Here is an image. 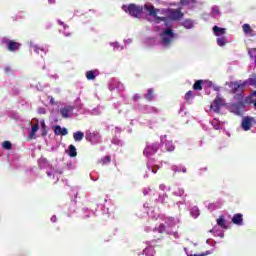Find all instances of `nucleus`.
Wrapping results in <instances>:
<instances>
[{
    "label": "nucleus",
    "mask_w": 256,
    "mask_h": 256,
    "mask_svg": "<svg viewBox=\"0 0 256 256\" xmlns=\"http://www.w3.org/2000/svg\"><path fill=\"white\" fill-rule=\"evenodd\" d=\"M98 163H100V165H109V163H111V156H104L101 160L98 161Z\"/></svg>",
    "instance_id": "bb28decb"
},
{
    "label": "nucleus",
    "mask_w": 256,
    "mask_h": 256,
    "mask_svg": "<svg viewBox=\"0 0 256 256\" xmlns=\"http://www.w3.org/2000/svg\"><path fill=\"white\" fill-rule=\"evenodd\" d=\"M222 107H225V99L221 97V94H218L211 104L210 109H212L214 113H220Z\"/></svg>",
    "instance_id": "423d86ee"
},
{
    "label": "nucleus",
    "mask_w": 256,
    "mask_h": 256,
    "mask_svg": "<svg viewBox=\"0 0 256 256\" xmlns=\"http://www.w3.org/2000/svg\"><path fill=\"white\" fill-rule=\"evenodd\" d=\"M85 139L91 145H98V143H101V134L99 132H91V131H86L85 134Z\"/></svg>",
    "instance_id": "0eeeda50"
},
{
    "label": "nucleus",
    "mask_w": 256,
    "mask_h": 256,
    "mask_svg": "<svg viewBox=\"0 0 256 256\" xmlns=\"http://www.w3.org/2000/svg\"><path fill=\"white\" fill-rule=\"evenodd\" d=\"M166 139L167 136L161 138L162 143L165 145L166 151H175V145H173V142Z\"/></svg>",
    "instance_id": "ddd939ff"
},
{
    "label": "nucleus",
    "mask_w": 256,
    "mask_h": 256,
    "mask_svg": "<svg viewBox=\"0 0 256 256\" xmlns=\"http://www.w3.org/2000/svg\"><path fill=\"white\" fill-rule=\"evenodd\" d=\"M51 221H53V223H55V221H57V216H52Z\"/></svg>",
    "instance_id": "37998d69"
},
{
    "label": "nucleus",
    "mask_w": 256,
    "mask_h": 256,
    "mask_svg": "<svg viewBox=\"0 0 256 256\" xmlns=\"http://www.w3.org/2000/svg\"><path fill=\"white\" fill-rule=\"evenodd\" d=\"M48 3H49L50 5H53V3H55V0H48Z\"/></svg>",
    "instance_id": "a18cd8bd"
},
{
    "label": "nucleus",
    "mask_w": 256,
    "mask_h": 256,
    "mask_svg": "<svg viewBox=\"0 0 256 256\" xmlns=\"http://www.w3.org/2000/svg\"><path fill=\"white\" fill-rule=\"evenodd\" d=\"M159 151V143H153L151 145H148L143 153L146 157H151V155H155V153Z\"/></svg>",
    "instance_id": "9d476101"
},
{
    "label": "nucleus",
    "mask_w": 256,
    "mask_h": 256,
    "mask_svg": "<svg viewBox=\"0 0 256 256\" xmlns=\"http://www.w3.org/2000/svg\"><path fill=\"white\" fill-rule=\"evenodd\" d=\"M232 223L238 226L243 225V214L241 213L234 214V216L232 217Z\"/></svg>",
    "instance_id": "4468645a"
},
{
    "label": "nucleus",
    "mask_w": 256,
    "mask_h": 256,
    "mask_svg": "<svg viewBox=\"0 0 256 256\" xmlns=\"http://www.w3.org/2000/svg\"><path fill=\"white\" fill-rule=\"evenodd\" d=\"M58 24L62 25L64 27V29H69V25L63 23V21L58 20Z\"/></svg>",
    "instance_id": "e433bc0d"
},
{
    "label": "nucleus",
    "mask_w": 256,
    "mask_h": 256,
    "mask_svg": "<svg viewBox=\"0 0 256 256\" xmlns=\"http://www.w3.org/2000/svg\"><path fill=\"white\" fill-rule=\"evenodd\" d=\"M154 97H155V92H154L153 88L148 89V92L145 95V99L147 101H153Z\"/></svg>",
    "instance_id": "b1692460"
},
{
    "label": "nucleus",
    "mask_w": 256,
    "mask_h": 256,
    "mask_svg": "<svg viewBox=\"0 0 256 256\" xmlns=\"http://www.w3.org/2000/svg\"><path fill=\"white\" fill-rule=\"evenodd\" d=\"M225 43H226L225 38L223 37L217 38V45H219V47H223Z\"/></svg>",
    "instance_id": "473e14b6"
},
{
    "label": "nucleus",
    "mask_w": 256,
    "mask_h": 256,
    "mask_svg": "<svg viewBox=\"0 0 256 256\" xmlns=\"http://www.w3.org/2000/svg\"><path fill=\"white\" fill-rule=\"evenodd\" d=\"M122 9L126 13H129L131 17H136V18L140 17V15L143 13V6H139L137 4H129L128 6L123 5Z\"/></svg>",
    "instance_id": "20e7f679"
},
{
    "label": "nucleus",
    "mask_w": 256,
    "mask_h": 256,
    "mask_svg": "<svg viewBox=\"0 0 256 256\" xmlns=\"http://www.w3.org/2000/svg\"><path fill=\"white\" fill-rule=\"evenodd\" d=\"M68 155L69 157H75L77 155V148H75V145L70 144L68 146Z\"/></svg>",
    "instance_id": "412c9836"
},
{
    "label": "nucleus",
    "mask_w": 256,
    "mask_h": 256,
    "mask_svg": "<svg viewBox=\"0 0 256 256\" xmlns=\"http://www.w3.org/2000/svg\"><path fill=\"white\" fill-rule=\"evenodd\" d=\"M168 220H169V221H173V219H172V218H169Z\"/></svg>",
    "instance_id": "09e8293b"
},
{
    "label": "nucleus",
    "mask_w": 256,
    "mask_h": 256,
    "mask_svg": "<svg viewBox=\"0 0 256 256\" xmlns=\"http://www.w3.org/2000/svg\"><path fill=\"white\" fill-rule=\"evenodd\" d=\"M166 15H167L168 19H170L171 21H181V19H183V17H185V14L181 11V8L168 9L166 12Z\"/></svg>",
    "instance_id": "39448f33"
},
{
    "label": "nucleus",
    "mask_w": 256,
    "mask_h": 256,
    "mask_svg": "<svg viewBox=\"0 0 256 256\" xmlns=\"http://www.w3.org/2000/svg\"><path fill=\"white\" fill-rule=\"evenodd\" d=\"M236 103H230L227 106V109L230 113L234 115L241 116L245 111V102L243 100H236Z\"/></svg>",
    "instance_id": "7ed1b4c3"
},
{
    "label": "nucleus",
    "mask_w": 256,
    "mask_h": 256,
    "mask_svg": "<svg viewBox=\"0 0 256 256\" xmlns=\"http://www.w3.org/2000/svg\"><path fill=\"white\" fill-rule=\"evenodd\" d=\"M144 255L146 256H155V248L153 247H147L143 250Z\"/></svg>",
    "instance_id": "393cba45"
},
{
    "label": "nucleus",
    "mask_w": 256,
    "mask_h": 256,
    "mask_svg": "<svg viewBox=\"0 0 256 256\" xmlns=\"http://www.w3.org/2000/svg\"><path fill=\"white\" fill-rule=\"evenodd\" d=\"M168 235H173L175 239H179V233L177 231H167Z\"/></svg>",
    "instance_id": "f704fd0d"
},
{
    "label": "nucleus",
    "mask_w": 256,
    "mask_h": 256,
    "mask_svg": "<svg viewBox=\"0 0 256 256\" xmlns=\"http://www.w3.org/2000/svg\"><path fill=\"white\" fill-rule=\"evenodd\" d=\"M67 133H68L67 128H62L59 125H56L55 128H54V134L55 135L65 136V135H67Z\"/></svg>",
    "instance_id": "dca6fc26"
},
{
    "label": "nucleus",
    "mask_w": 256,
    "mask_h": 256,
    "mask_svg": "<svg viewBox=\"0 0 256 256\" xmlns=\"http://www.w3.org/2000/svg\"><path fill=\"white\" fill-rule=\"evenodd\" d=\"M182 25L185 27V29H192L193 22L191 20H184Z\"/></svg>",
    "instance_id": "7c9ffc66"
},
{
    "label": "nucleus",
    "mask_w": 256,
    "mask_h": 256,
    "mask_svg": "<svg viewBox=\"0 0 256 256\" xmlns=\"http://www.w3.org/2000/svg\"><path fill=\"white\" fill-rule=\"evenodd\" d=\"M180 3H181V5H188L189 0H181Z\"/></svg>",
    "instance_id": "ea45409f"
},
{
    "label": "nucleus",
    "mask_w": 256,
    "mask_h": 256,
    "mask_svg": "<svg viewBox=\"0 0 256 256\" xmlns=\"http://www.w3.org/2000/svg\"><path fill=\"white\" fill-rule=\"evenodd\" d=\"M38 113L45 115V108H39Z\"/></svg>",
    "instance_id": "58836bf2"
},
{
    "label": "nucleus",
    "mask_w": 256,
    "mask_h": 256,
    "mask_svg": "<svg viewBox=\"0 0 256 256\" xmlns=\"http://www.w3.org/2000/svg\"><path fill=\"white\" fill-rule=\"evenodd\" d=\"M253 97H256V90L253 91V93H252L251 95L247 96V97L244 99V101H243L244 105H245V103H246L247 105H255V100L253 99Z\"/></svg>",
    "instance_id": "2eb2a0df"
},
{
    "label": "nucleus",
    "mask_w": 256,
    "mask_h": 256,
    "mask_svg": "<svg viewBox=\"0 0 256 256\" xmlns=\"http://www.w3.org/2000/svg\"><path fill=\"white\" fill-rule=\"evenodd\" d=\"M2 147L6 149V151H10V149L13 147V144H11L9 141H4L2 143Z\"/></svg>",
    "instance_id": "2f4dec72"
},
{
    "label": "nucleus",
    "mask_w": 256,
    "mask_h": 256,
    "mask_svg": "<svg viewBox=\"0 0 256 256\" xmlns=\"http://www.w3.org/2000/svg\"><path fill=\"white\" fill-rule=\"evenodd\" d=\"M39 131V124H35L32 126L31 132L28 135V139H35V134Z\"/></svg>",
    "instance_id": "aec40b11"
},
{
    "label": "nucleus",
    "mask_w": 256,
    "mask_h": 256,
    "mask_svg": "<svg viewBox=\"0 0 256 256\" xmlns=\"http://www.w3.org/2000/svg\"><path fill=\"white\" fill-rule=\"evenodd\" d=\"M73 139L76 142H81L82 139H85V133H83L82 131L74 132Z\"/></svg>",
    "instance_id": "a211bd4d"
},
{
    "label": "nucleus",
    "mask_w": 256,
    "mask_h": 256,
    "mask_svg": "<svg viewBox=\"0 0 256 256\" xmlns=\"http://www.w3.org/2000/svg\"><path fill=\"white\" fill-rule=\"evenodd\" d=\"M242 29H243L245 35H251L253 32V28H251V26L249 24L242 25Z\"/></svg>",
    "instance_id": "a878e982"
},
{
    "label": "nucleus",
    "mask_w": 256,
    "mask_h": 256,
    "mask_svg": "<svg viewBox=\"0 0 256 256\" xmlns=\"http://www.w3.org/2000/svg\"><path fill=\"white\" fill-rule=\"evenodd\" d=\"M217 225L221 227V229H227V225L225 224V217L224 216H219V218L216 220Z\"/></svg>",
    "instance_id": "4be33fe9"
},
{
    "label": "nucleus",
    "mask_w": 256,
    "mask_h": 256,
    "mask_svg": "<svg viewBox=\"0 0 256 256\" xmlns=\"http://www.w3.org/2000/svg\"><path fill=\"white\" fill-rule=\"evenodd\" d=\"M178 171H182V173H187V168L182 167L181 169H179Z\"/></svg>",
    "instance_id": "79ce46f5"
},
{
    "label": "nucleus",
    "mask_w": 256,
    "mask_h": 256,
    "mask_svg": "<svg viewBox=\"0 0 256 256\" xmlns=\"http://www.w3.org/2000/svg\"><path fill=\"white\" fill-rule=\"evenodd\" d=\"M86 78L88 81H94L95 79V71L90 70L86 72Z\"/></svg>",
    "instance_id": "c85d7f7f"
},
{
    "label": "nucleus",
    "mask_w": 256,
    "mask_h": 256,
    "mask_svg": "<svg viewBox=\"0 0 256 256\" xmlns=\"http://www.w3.org/2000/svg\"><path fill=\"white\" fill-rule=\"evenodd\" d=\"M213 31L216 37H221V35H225L226 33L225 28H219V26H214Z\"/></svg>",
    "instance_id": "6ab92c4d"
},
{
    "label": "nucleus",
    "mask_w": 256,
    "mask_h": 256,
    "mask_svg": "<svg viewBox=\"0 0 256 256\" xmlns=\"http://www.w3.org/2000/svg\"><path fill=\"white\" fill-rule=\"evenodd\" d=\"M154 231H157V233L163 234V233H166L167 227L165 226V224H160L158 227L154 229Z\"/></svg>",
    "instance_id": "cd10ccee"
},
{
    "label": "nucleus",
    "mask_w": 256,
    "mask_h": 256,
    "mask_svg": "<svg viewBox=\"0 0 256 256\" xmlns=\"http://www.w3.org/2000/svg\"><path fill=\"white\" fill-rule=\"evenodd\" d=\"M34 51H35V53H39V49L37 46H34Z\"/></svg>",
    "instance_id": "c03bdc74"
},
{
    "label": "nucleus",
    "mask_w": 256,
    "mask_h": 256,
    "mask_svg": "<svg viewBox=\"0 0 256 256\" xmlns=\"http://www.w3.org/2000/svg\"><path fill=\"white\" fill-rule=\"evenodd\" d=\"M193 97V91H188L186 94H185V99L186 101H190L191 98Z\"/></svg>",
    "instance_id": "72a5a7b5"
},
{
    "label": "nucleus",
    "mask_w": 256,
    "mask_h": 256,
    "mask_svg": "<svg viewBox=\"0 0 256 256\" xmlns=\"http://www.w3.org/2000/svg\"><path fill=\"white\" fill-rule=\"evenodd\" d=\"M229 87L231 88V93H234V101H243L245 97L243 95V90L245 89L244 82H230Z\"/></svg>",
    "instance_id": "f257e3e1"
},
{
    "label": "nucleus",
    "mask_w": 256,
    "mask_h": 256,
    "mask_svg": "<svg viewBox=\"0 0 256 256\" xmlns=\"http://www.w3.org/2000/svg\"><path fill=\"white\" fill-rule=\"evenodd\" d=\"M49 99H50V104L55 105V99L53 97H49Z\"/></svg>",
    "instance_id": "a19ab883"
},
{
    "label": "nucleus",
    "mask_w": 256,
    "mask_h": 256,
    "mask_svg": "<svg viewBox=\"0 0 256 256\" xmlns=\"http://www.w3.org/2000/svg\"><path fill=\"white\" fill-rule=\"evenodd\" d=\"M73 111H75V106L68 105L60 109V114L63 119H69L73 114Z\"/></svg>",
    "instance_id": "9b49d317"
},
{
    "label": "nucleus",
    "mask_w": 256,
    "mask_h": 256,
    "mask_svg": "<svg viewBox=\"0 0 256 256\" xmlns=\"http://www.w3.org/2000/svg\"><path fill=\"white\" fill-rule=\"evenodd\" d=\"M3 45H6L7 49L11 52L19 51L21 49V43L15 42V40H9L7 37L2 38Z\"/></svg>",
    "instance_id": "6e6552de"
},
{
    "label": "nucleus",
    "mask_w": 256,
    "mask_h": 256,
    "mask_svg": "<svg viewBox=\"0 0 256 256\" xmlns=\"http://www.w3.org/2000/svg\"><path fill=\"white\" fill-rule=\"evenodd\" d=\"M175 37H177V34L173 32V29L166 28L160 34L161 44L163 47H171V43H173Z\"/></svg>",
    "instance_id": "f03ea898"
},
{
    "label": "nucleus",
    "mask_w": 256,
    "mask_h": 256,
    "mask_svg": "<svg viewBox=\"0 0 256 256\" xmlns=\"http://www.w3.org/2000/svg\"><path fill=\"white\" fill-rule=\"evenodd\" d=\"M40 123L42 129V137H47V125L45 124V120H42Z\"/></svg>",
    "instance_id": "c756f323"
},
{
    "label": "nucleus",
    "mask_w": 256,
    "mask_h": 256,
    "mask_svg": "<svg viewBox=\"0 0 256 256\" xmlns=\"http://www.w3.org/2000/svg\"><path fill=\"white\" fill-rule=\"evenodd\" d=\"M241 127L243 131H249L251 127H253V118L249 116H245L242 118Z\"/></svg>",
    "instance_id": "f8f14e48"
},
{
    "label": "nucleus",
    "mask_w": 256,
    "mask_h": 256,
    "mask_svg": "<svg viewBox=\"0 0 256 256\" xmlns=\"http://www.w3.org/2000/svg\"><path fill=\"white\" fill-rule=\"evenodd\" d=\"M211 253H213L211 250H208L204 253H201V254H195L194 256H207V255H211Z\"/></svg>",
    "instance_id": "c9c22d12"
},
{
    "label": "nucleus",
    "mask_w": 256,
    "mask_h": 256,
    "mask_svg": "<svg viewBox=\"0 0 256 256\" xmlns=\"http://www.w3.org/2000/svg\"><path fill=\"white\" fill-rule=\"evenodd\" d=\"M194 91H202L203 90V80H197L193 85Z\"/></svg>",
    "instance_id": "5701e85b"
},
{
    "label": "nucleus",
    "mask_w": 256,
    "mask_h": 256,
    "mask_svg": "<svg viewBox=\"0 0 256 256\" xmlns=\"http://www.w3.org/2000/svg\"><path fill=\"white\" fill-rule=\"evenodd\" d=\"M243 82L245 87H247L248 85H250L251 87H256V75H252L251 77H249L247 80Z\"/></svg>",
    "instance_id": "f3484780"
},
{
    "label": "nucleus",
    "mask_w": 256,
    "mask_h": 256,
    "mask_svg": "<svg viewBox=\"0 0 256 256\" xmlns=\"http://www.w3.org/2000/svg\"><path fill=\"white\" fill-rule=\"evenodd\" d=\"M152 173H157V170L152 168Z\"/></svg>",
    "instance_id": "de8ad7c7"
},
{
    "label": "nucleus",
    "mask_w": 256,
    "mask_h": 256,
    "mask_svg": "<svg viewBox=\"0 0 256 256\" xmlns=\"http://www.w3.org/2000/svg\"><path fill=\"white\" fill-rule=\"evenodd\" d=\"M144 10L147 11L148 15H150L151 17H155L157 21H167V18L157 16V12L159 11V9H156L153 4H145Z\"/></svg>",
    "instance_id": "1a4fd4ad"
},
{
    "label": "nucleus",
    "mask_w": 256,
    "mask_h": 256,
    "mask_svg": "<svg viewBox=\"0 0 256 256\" xmlns=\"http://www.w3.org/2000/svg\"><path fill=\"white\" fill-rule=\"evenodd\" d=\"M65 37H71V33H64Z\"/></svg>",
    "instance_id": "49530a36"
},
{
    "label": "nucleus",
    "mask_w": 256,
    "mask_h": 256,
    "mask_svg": "<svg viewBox=\"0 0 256 256\" xmlns=\"http://www.w3.org/2000/svg\"><path fill=\"white\" fill-rule=\"evenodd\" d=\"M139 99H141V96H139V94H135L133 96V101H139Z\"/></svg>",
    "instance_id": "4c0bfd02"
}]
</instances>
